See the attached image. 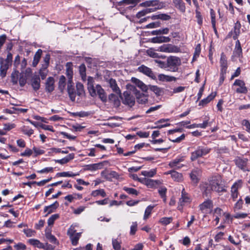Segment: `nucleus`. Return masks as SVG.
I'll return each mask as SVG.
<instances>
[{"label":"nucleus","instance_id":"obj_1","mask_svg":"<svg viewBox=\"0 0 250 250\" xmlns=\"http://www.w3.org/2000/svg\"><path fill=\"white\" fill-rule=\"evenodd\" d=\"M221 183L222 178L220 175L214 176L210 178L209 184L206 183L203 184L201 188L203 194L206 196H208L211 191L220 193L225 191V189Z\"/></svg>","mask_w":250,"mask_h":250},{"label":"nucleus","instance_id":"obj_2","mask_svg":"<svg viewBox=\"0 0 250 250\" xmlns=\"http://www.w3.org/2000/svg\"><path fill=\"white\" fill-rule=\"evenodd\" d=\"M167 70L175 72L178 71L179 67L181 64V59L176 56H170L167 59Z\"/></svg>","mask_w":250,"mask_h":250},{"label":"nucleus","instance_id":"obj_3","mask_svg":"<svg viewBox=\"0 0 250 250\" xmlns=\"http://www.w3.org/2000/svg\"><path fill=\"white\" fill-rule=\"evenodd\" d=\"M210 149L205 146H199L191 154L190 159L193 161L200 157H202L210 152Z\"/></svg>","mask_w":250,"mask_h":250},{"label":"nucleus","instance_id":"obj_4","mask_svg":"<svg viewBox=\"0 0 250 250\" xmlns=\"http://www.w3.org/2000/svg\"><path fill=\"white\" fill-rule=\"evenodd\" d=\"M191 199L189 194L185 191V188L182 190L181 197L179 199L177 208L179 210H182L183 207L190 203Z\"/></svg>","mask_w":250,"mask_h":250},{"label":"nucleus","instance_id":"obj_5","mask_svg":"<svg viewBox=\"0 0 250 250\" xmlns=\"http://www.w3.org/2000/svg\"><path fill=\"white\" fill-rule=\"evenodd\" d=\"M213 207L211 200H206L199 206L200 210L204 214H208L212 212Z\"/></svg>","mask_w":250,"mask_h":250},{"label":"nucleus","instance_id":"obj_6","mask_svg":"<svg viewBox=\"0 0 250 250\" xmlns=\"http://www.w3.org/2000/svg\"><path fill=\"white\" fill-rule=\"evenodd\" d=\"M233 86L237 87L235 91L238 93L246 94L248 92L244 82L241 80L236 79L233 83Z\"/></svg>","mask_w":250,"mask_h":250},{"label":"nucleus","instance_id":"obj_7","mask_svg":"<svg viewBox=\"0 0 250 250\" xmlns=\"http://www.w3.org/2000/svg\"><path fill=\"white\" fill-rule=\"evenodd\" d=\"M242 183L241 180H238L235 182L231 187V197L233 200H235L238 197V189L241 187Z\"/></svg>","mask_w":250,"mask_h":250},{"label":"nucleus","instance_id":"obj_8","mask_svg":"<svg viewBox=\"0 0 250 250\" xmlns=\"http://www.w3.org/2000/svg\"><path fill=\"white\" fill-rule=\"evenodd\" d=\"M138 181L146 185L147 187L149 188H152L154 187L156 185H159L161 183L160 181L158 180H154L150 179H147L146 178H142L140 179H138Z\"/></svg>","mask_w":250,"mask_h":250},{"label":"nucleus","instance_id":"obj_9","mask_svg":"<svg viewBox=\"0 0 250 250\" xmlns=\"http://www.w3.org/2000/svg\"><path fill=\"white\" fill-rule=\"evenodd\" d=\"M134 98L129 94L128 92L125 91L124 92V98L123 102L124 104H127L132 107L135 104Z\"/></svg>","mask_w":250,"mask_h":250},{"label":"nucleus","instance_id":"obj_10","mask_svg":"<svg viewBox=\"0 0 250 250\" xmlns=\"http://www.w3.org/2000/svg\"><path fill=\"white\" fill-rule=\"evenodd\" d=\"M31 73V70L30 68H27L25 70V73L23 72L20 74V77L19 78V83L21 86H23L26 83L27 78L29 77Z\"/></svg>","mask_w":250,"mask_h":250},{"label":"nucleus","instance_id":"obj_11","mask_svg":"<svg viewBox=\"0 0 250 250\" xmlns=\"http://www.w3.org/2000/svg\"><path fill=\"white\" fill-rule=\"evenodd\" d=\"M28 242L31 245L38 248L43 249H48L49 248V246L48 244H43L37 239H30L28 240Z\"/></svg>","mask_w":250,"mask_h":250},{"label":"nucleus","instance_id":"obj_12","mask_svg":"<svg viewBox=\"0 0 250 250\" xmlns=\"http://www.w3.org/2000/svg\"><path fill=\"white\" fill-rule=\"evenodd\" d=\"M132 88L136 97L137 102L141 104H145L147 101V96L143 93L138 92L135 87L132 86Z\"/></svg>","mask_w":250,"mask_h":250},{"label":"nucleus","instance_id":"obj_13","mask_svg":"<svg viewBox=\"0 0 250 250\" xmlns=\"http://www.w3.org/2000/svg\"><path fill=\"white\" fill-rule=\"evenodd\" d=\"M94 80L93 77H88L87 79V88L92 97L96 96V90L94 85Z\"/></svg>","mask_w":250,"mask_h":250},{"label":"nucleus","instance_id":"obj_14","mask_svg":"<svg viewBox=\"0 0 250 250\" xmlns=\"http://www.w3.org/2000/svg\"><path fill=\"white\" fill-rule=\"evenodd\" d=\"M0 76L2 77H5L6 75L7 71L9 67L11 64L6 62L5 61H3L0 60Z\"/></svg>","mask_w":250,"mask_h":250},{"label":"nucleus","instance_id":"obj_15","mask_svg":"<svg viewBox=\"0 0 250 250\" xmlns=\"http://www.w3.org/2000/svg\"><path fill=\"white\" fill-rule=\"evenodd\" d=\"M220 64L221 67L220 72L227 73L228 64L227 58L224 53H222L221 55Z\"/></svg>","mask_w":250,"mask_h":250},{"label":"nucleus","instance_id":"obj_16","mask_svg":"<svg viewBox=\"0 0 250 250\" xmlns=\"http://www.w3.org/2000/svg\"><path fill=\"white\" fill-rule=\"evenodd\" d=\"M139 2L140 0H122L118 2V5L119 6L129 5L130 6L127 8L131 9L135 7Z\"/></svg>","mask_w":250,"mask_h":250},{"label":"nucleus","instance_id":"obj_17","mask_svg":"<svg viewBox=\"0 0 250 250\" xmlns=\"http://www.w3.org/2000/svg\"><path fill=\"white\" fill-rule=\"evenodd\" d=\"M175 47L171 44H163L161 46H159L156 49V51L166 52V53H171L175 51Z\"/></svg>","mask_w":250,"mask_h":250},{"label":"nucleus","instance_id":"obj_18","mask_svg":"<svg viewBox=\"0 0 250 250\" xmlns=\"http://www.w3.org/2000/svg\"><path fill=\"white\" fill-rule=\"evenodd\" d=\"M235 162L236 166L242 170L244 171H249V170L246 168V166L248 162L247 159L237 158L235 159Z\"/></svg>","mask_w":250,"mask_h":250},{"label":"nucleus","instance_id":"obj_19","mask_svg":"<svg viewBox=\"0 0 250 250\" xmlns=\"http://www.w3.org/2000/svg\"><path fill=\"white\" fill-rule=\"evenodd\" d=\"M201 171L199 169H194L190 174L191 180L194 184H197L199 180V177L201 175Z\"/></svg>","mask_w":250,"mask_h":250},{"label":"nucleus","instance_id":"obj_20","mask_svg":"<svg viewBox=\"0 0 250 250\" xmlns=\"http://www.w3.org/2000/svg\"><path fill=\"white\" fill-rule=\"evenodd\" d=\"M183 161V157H177L174 160L169 162V166L171 168H180L182 166L180 163Z\"/></svg>","mask_w":250,"mask_h":250},{"label":"nucleus","instance_id":"obj_21","mask_svg":"<svg viewBox=\"0 0 250 250\" xmlns=\"http://www.w3.org/2000/svg\"><path fill=\"white\" fill-rule=\"evenodd\" d=\"M95 89L96 90V95L98 94L102 101H105L106 100V96L104 90L101 86L99 84L96 85L95 87Z\"/></svg>","mask_w":250,"mask_h":250},{"label":"nucleus","instance_id":"obj_22","mask_svg":"<svg viewBox=\"0 0 250 250\" xmlns=\"http://www.w3.org/2000/svg\"><path fill=\"white\" fill-rule=\"evenodd\" d=\"M171 174V177L172 179L177 182H180L183 180V176L182 174L178 173L175 171H169L165 173V174L168 175Z\"/></svg>","mask_w":250,"mask_h":250},{"label":"nucleus","instance_id":"obj_23","mask_svg":"<svg viewBox=\"0 0 250 250\" xmlns=\"http://www.w3.org/2000/svg\"><path fill=\"white\" fill-rule=\"evenodd\" d=\"M54 79L50 77L47 78L45 83V89L48 92H51L54 89Z\"/></svg>","mask_w":250,"mask_h":250},{"label":"nucleus","instance_id":"obj_24","mask_svg":"<svg viewBox=\"0 0 250 250\" xmlns=\"http://www.w3.org/2000/svg\"><path fill=\"white\" fill-rule=\"evenodd\" d=\"M108 83L112 90L117 94H121V90L118 86L116 81L113 79L108 80Z\"/></svg>","mask_w":250,"mask_h":250},{"label":"nucleus","instance_id":"obj_25","mask_svg":"<svg viewBox=\"0 0 250 250\" xmlns=\"http://www.w3.org/2000/svg\"><path fill=\"white\" fill-rule=\"evenodd\" d=\"M131 82L140 88L142 91H146L147 90L146 85L142 81L136 78H132Z\"/></svg>","mask_w":250,"mask_h":250},{"label":"nucleus","instance_id":"obj_26","mask_svg":"<svg viewBox=\"0 0 250 250\" xmlns=\"http://www.w3.org/2000/svg\"><path fill=\"white\" fill-rule=\"evenodd\" d=\"M59 207V203L57 201L55 202L53 204L45 207L44 208V212H47L46 216L49 214L55 211L56 209Z\"/></svg>","mask_w":250,"mask_h":250},{"label":"nucleus","instance_id":"obj_27","mask_svg":"<svg viewBox=\"0 0 250 250\" xmlns=\"http://www.w3.org/2000/svg\"><path fill=\"white\" fill-rule=\"evenodd\" d=\"M138 70L140 72L143 73L149 77L153 78L154 77V75L151 69L146 66L142 65L139 67Z\"/></svg>","mask_w":250,"mask_h":250},{"label":"nucleus","instance_id":"obj_28","mask_svg":"<svg viewBox=\"0 0 250 250\" xmlns=\"http://www.w3.org/2000/svg\"><path fill=\"white\" fill-rule=\"evenodd\" d=\"M170 38L168 37L159 36L152 38L151 42L153 43H162L170 42Z\"/></svg>","mask_w":250,"mask_h":250},{"label":"nucleus","instance_id":"obj_29","mask_svg":"<svg viewBox=\"0 0 250 250\" xmlns=\"http://www.w3.org/2000/svg\"><path fill=\"white\" fill-rule=\"evenodd\" d=\"M74 157V154L71 153L62 159L55 160V162L60 164L63 165V164L67 163L70 160L73 159Z\"/></svg>","mask_w":250,"mask_h":250},{"label":"nucleus","instance_id":"obj_30","mask_svg":"<svg viewBox=\"0 0 250 250\" xmlns=\"http://www.w3.org/2000/svg\"><path fill=\"white\" fill-rule=\"evenodd\" d=\"M158 79L160 81L163 82H172L175 81L176 80V78L173 76L163 74H161L158 75Z\"/></svg>","mask_w":250,"mask_h":250},{"label":"nucleus","instance_id":"obj_31","mask_svg":"<svg viewBox=\"0 0 250 250\" xmlns=\"http://www.w3.org/2000/svg\"><path fill=\"white\" fill-rule=\"evenodd\" d=\"M215 97V94L212 93L210 95H209L207 98L202 100L199 104V105L204 106L206 105L207 104L209 103L211 100H212L214 97Z\"/></svg>","mask_w":250,"mask_h":250},{"label":"nucleus","instance_id":"obj_32","mask_svg":"<svg viewBox=\"0 0 250 250\" xmlns=\"http://www.w3.org/2000/svg\"><path fill=\"white\" fill-rule=\"evenodd\" d=\"M79 175V172L73 173L71 171L62 172L58 173L57 176L63 177H73Z\"/></svg>","mask_w":250,"mask_h":250},{"label":"nucleus","instance_id":"obj_33","mask_svg":"<svg viewBox=\"0 0 250 250\" xmlns=\"http://www.w3.org/2000/svg\"><path fill=\"white\" fill-rule=\"evenodd\" d=\"M241 27V25L240 24V22L238 21H237L234 24V26L233 27V32L234 34V35L233 37V39H236L239 36V35L240 34Z\"/></svg>","mask_w":250,"mask_h":250},{"label":"nucleus","instance_id":"obj_34","mask_svg":"<svg viewBox=\"0 0 250 250\" xmlns=\"http://www.w3.org/2000/svg\"><path fill=\"white\" fill-rule=\"evenodd\" d=\"M242 48L241 47L240 42L238 40L236 42V45L233 51V54L235 57H240L242 55Z\"/></svg>","mask_w":250,"mask_h":250},{"label":"nucleus","instance_id":"obj_35","mask_svg":"<svg viewBox=\"0 0 250 250\" xmlns=\"http://www.w3.org/2000/svg\"><path fill=\"white\" fill-rule=\"evenodd\" d=\"M155 51H156V50H154L152 48H150L147 50L146 53L149 56H150V57L153 58H165V56L159 55L158 53H157L155 52Z\"/></svg>","mask_w":250,"mask_h":250},{"label":"nucleus","instance_id":"obj_36","mask_svg":"<svg viewBox=\"0 0 250 250\" xmlns=\"http://www.w3.org/2000/svg\"><path fill=\"white\" fill-rule=\"evenodd\" d=\"M32 87L35 90H37L40 87V79L39 77H36L33 78L31 82Z\"/></svg>","mask_w":250,"mask_h":250},{"label":"nucleus","instance_id":"obj_37","mask_svg":"<svg viewBox=\"0 0 250 250\" xmlns=\"http://www.w3.org/2000/svg\"><path fill=\"white\" fill-rule=\"evenodd\" d=\"M81 233L82 232H78L69 237L72 245L76 246L78 244Z\"/></svg>","mask_w":250,"mask_h":250},{"label":"nucleus","instance_id":"obj_38","mask_svg":"<svg viewBox=\"0 0 250 250\" xmlns=\"http://www.w3.org/2000/svg\"><path fill=\"white\" fill-rule=\"evenodd\" d=\"M42 54V50L41 49H38V51L36 52L34 57V60L33 61V65L34 66H36L37 64L38 63L41 55Z\"/></svg>","mask_w":250,"mask_h":250},{"label":"nucleus","instance_id":"obj_39","mask_svg":"<svg viewBox=\"0 0 250 250\" xmlns=\"http://www.w3.org/2000/svg\"><path fill=\"white\" fill-rule=\"evenodd\" d=\"M91 195L93 197L100 196L102 197H105L106 194L103 189H99L93 190L91 193Z\"/></svg>","mask_w":250,"mask_h":250},{"label":"nucleus","instance_id":"obj_40","mask_svg":"<svg viewBox=\"0 0 250 250\" xmlns=\"http://www.w3.org/2000/svg\"><path fill=\"white\" fill-rule=\"evenodd\" d=\"M77 94L79 96H83L84 95L83 85L81 83H77L76 84Z\"/></svg>","mask_w":250,"mask_h":250},{"label":"nucleus","instance_id":"obj_41","mask_svg":"<svg viewBox=\"0 0 250 250\" xmlns=\"http://www.w3.org/2000/svg\"><path fill=\"white\" fill-rule=\"evenodd\" d=\"M156 174V169H151L149 170H144L141 172V174L145 177H153Z\"/></svg>","mask_w":250,"mask_h":250},{"label":"nucleus","instance_id":"obj_42","mask_svg":"<svg viewBox=\"0 0 250 250\" xmlns=\"http://www.w3.org/2000/svg\"><path fill=\"white\" fill-rule=\"evenodd\" d=\"M169 29L168 28H165L160 29L159 30H153L151 32L152 35H159L162 34H167L168 33Z\"/></svg>","mask_w":250,"mask_h":250},{"label":"nucleus","instance_id":"obj_43","mask_svg":"<svg viewBox=\"0 0 250 250\" xmlns=\"http://www.w3.org/2000/svg\"><path fill=\"white\" fill-rule=\"evenodd\" d=\"M210 13L211 22L212 26L213 28L214 32L216 34L217 33V29L216 28V26H215V23H216L215 13V12L214 11V10L212 9H210Z\"/></svg>","mask_w":250,"mask_h":250},{"label":"nucleus","instance_id":"obj_44","mask_svg":"<svg viewBox=\"0 0 250 250\" xmlns=\"http://www.w3.org/2000/svg\"><path fill=\"white\" fill-rule=\"evenodd\" d=\"M152 19H161L163 20L167 21L170 19V16L165 14H160L156 15H154L152 17Z\"/></svg>","mask_w":250,"mask_h":250},{"label":"nucleus","instance_id":"obj_45","mask_svg":"<svg viewBox=\"0 0 250 250\" xmlns=\"http://www.w3.org/2000/svg\"><path fill=\"white\" fill-rule=\"evenodd\" d=\"M21 130L23 132V133L28 136H30L34 133V130L31 128H30L29 126H23L21 128Z\"/></svg>","mask_w":250,"mask_h":250},{"label":"nucleus","instance_id":"obj_46","mask_svg":"<svg viewBox=\"0 0 250 250\" xmlns=\"http://www.w3.org/2000/svg\"><path fill=\"white\" fill-rule=\"evenodd\" d=\"M78 227V225L77 224H72L67 230V235L70 237L73 235L75 234V233H76V229H75V228Z\"/></svg>","mask_w":250,"mask_h":250},{"label":"nucleus","instance_id":"obj_47","mask_svg":"<svg viewBox=\"0 0 250 250\" xmlns=\"http://www.w3.org/2000/svg\"><path fill=\"white\" fill-rule=\"evenodd\" d=\"M23 232L28 237L34 236L36 234V231L34 230L28 228L24 229Z\"/></svg>","mask_w":250,"mask_h":250},{"label":"nucleus","instance_id":"obj_48","mask_svg":"<svg viewBox=\"0 0 250 250\" xmlns=\"http://www.w3.org/2000/svg\"><path fill=\"white\" fill-rule=\"evenodd\" d=\"M65 86V78L64 76H61L59 79V88L62 91Z\"/></svg>","mask_w":250,"mask_h":250},{"label":"nucleus","instance_id":"obj_49","mask_svg":"<svg viewBox=\"0 0 250 250\" xmlns=\"http://www.w3.org/2000/svg\"><path fill=\"white\" fill-rule=\"evenodd\" d=\"M173 2L175 5L178 7L180 10L182 11H185V7L184 6V3L182 0H173Z\"/></svg>","mask_w":250,"mask_h":250},{"label":"nucleus","instance_id":"obj_50","mask_svg":"<svg viewBox=\"0 0 250 250\" xmlns=\"http://www.w3.org/2000/svg\"><path fill=\"white\" fill-rule=\"evenodd\" d=\"M158 3L157 0H148L142 3L140 5L144 7L156 6Z\"/></svg>","mask_w":250,"mask_h":250},{"label":"nucleus","instance_id":"obj_51","mask_svg":"<svg viewBox=\"0 0 250 250\" xmlns=\"http://www.w3.org/2000/svg\"><path fill=\"white\" fill-rule=\"evenodd\" d=\"M165 122V120L164 119L160 120L159 121H157L155 123V124L157 125L156 127H154V128H161L163 127L168 126L170 125V124L166 123V124H162Z\"/></svg>","mask_w":250,"mask_h":250},{"label":"nucleus","instance_id":"obj_52","mask_svg":"<svg viewBox=\"0 0 250 250\" xmlns=\"http://www.w3.org/2000/svg\"><path fill=\"white\" fill-rule=\"evenodd\" d=\"M59 218V215L58 214H55L51 215L47 220V224L48 226H52L57 219Z\"/></svg>","mask_w":250,"mask_h":250},{"label":"nucleus","instance_id":"obj_53","mask_svg":"<svg viewBox=\"0 0 250 250\" xmlns=\"http://www.w3.org/2000/svg\"><path fill=\"white\" fill-rule=\"evenodd\" d=\"M123 189L129 194L137 195L139 193L137 190L133 188L124 187Z\"/></svg>","mask_w":250,"mask_h":250},{"label":"nucleus","instance_id":"obj_54","mask_svg":"<svg viewBox=\"0 0 250 250\" xmlns=\"http://www.w3.org/2000/svg\"><path fill=\"white\" fill-rule=\"evenodd\" d=\"M172 221V217H163L159 220V223L163 225H167L170 224Z\"/></svg>","mask_w":250,"mask_h":250},{"label":"nucleus","instance_id":"obj_55","mask_svg":"<svg viewBox=\"0 0 250 250\" xmlns=\"http://www.w3.org/2000/svg\"><path fill=\"white\" fill-rule=\"evenodd\" d=\"M112 244L114 250H121V242L116 239H112Z\"/></svg>","mask_w":250,"mask_h":250},{"label":"nucleus","instance_id":"obj_56","mask_svg":"<svg viewBox=\"0 0 250 250\" xmlns=\"http://www.w3.org/2000/svg\"><path fill=\"white\" fill-rule=\"evenodd\" d=\"M159 193L161 197L163 199L164 202H166V193L167 192V188L165 187H161L158 190Z\"/></svg>","mask_w":250,"mask_h":250},{"label":"nucleus","instance_id":"obj_57","mask_svg":"<svg viewBox=\"0 0 250 250\" xmlns=\"http://www.w3.org/2000/svg\"><path fill=\"white\" fill-rule=\"evenodd\" d=\"M153 207L151 206H148L145 211V214L144 216V219L146 220L149 216V215L151 213L152 210L153 209Z\"/></svg>","mask_w":250,"mask_h":250},{"label":"nucleus","instance_id":"obj_58","mask_svg":"<svg viewBox=\"0 0 250 250\" xmlns=\"http://www.w3.org/2000/svg\"><path fill=\"white\" fill-rule=\"evenodd\" d=\"M201 52V45L200 44H198L195 48V51L193 57V60H195L197 57H199Z\"/></svg>","mask_w":250,"mask_h":250},{"label":"nucleus","instance_id":"obj_59","mask_svg":"<svg viewBox=\"0 0 250 250\" xmlns=\"http://www.w3.org/2000/svg\"><path fill=\"white\" fill-rule=\"evenodd\" d=\"M16 127V125L13 123H7L3 125L4 130L6 132Z\"/></svg>","mask_w":250,"mask_h":250},{"label":"nucleus","instance_id":"obj_60","mask_svg":"<svg viewBox=\"0 0 250 250\" xmlns=\"http://www.w3.org/2000/svg\"><path fill=\"white\" fill-rule=\"evenodd\" d=\"M18 74L19 72L18 71H15L11 76L12 82L14 84H16L18 81Z\"/></svg>","mask_w":250,"mask_h":250},{"label":"nucleus","instance_id":"obj_61","mask_svg":"<svg viewBox=\"0 0 250 250\" xmlns=\"http://www.w3.org/2000/svg\"><path fill=\"white\" fill-rule=\"evenodd\" d=\"M47 67L42 66L40 71V76L42 80L44 79L47 74Z\"/></svg>","mask_w":250,"mask_h":250},{"label":"nucleus","instance_id":"obj_62","mask_svg":"<svg viewBox=\"0 0 250 250\" xmlns=\"http://www.w3.org/2000/svg\"><path fill=\"white\" fill-rule=\"evenodd\" d=\"M80 73L82 78L83 80H84L86 78V73H85V67L84 65H81L80 66Z\"/></svg>","mask_w":250,"mask_h":250},{"label":"nucleus","instance_id":"obj_63","mask_svg":"<svg viewBox=\"0 0 250 250\" xmlns=\"http://www.w3.org/2000/svg\"><path fill=\"white\" fill-rule=\"evenodd\" d=\"M155 62L160 68L167 70V62H164L158 60H155Z\"/></svg>","mask_w":250,"mask_h":250},{"label":"nucleus","instance_id":"obj_64","mask_svg":"<svg viewBox=\"0 0 250 250\" xmlns=\"http://www.w3.org/2000/svg\"><path fill=\"white\" fill-rule=\"evenodd\" d=\"M242 124L246 127V130L250 133V123L247 120L242 121Z\"/></svg>","mask_w":250,"mask_h":250}]
</instances>
